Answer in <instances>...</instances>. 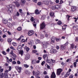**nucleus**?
Returning a JSON list of instances; mask_svg holds the SVG:
<instances>
[{"label":"nucleus","mask_w":78,"mask_h":78,"mask_svg":"<svg viewBox=\"0 0 78 78\" xmlns=\"http://www.w3.org/2000/svg\"><path fill=\"white\" fill-rule=\"evenodd\" d=\"M51 78H56V75H55V72H53L51 76Z\"/></svg>","instance_id":"9d476101"},{"label":"nucleus","mask_w":78,"mask_h":78,"mask_svg":"<svg viewBox=\"0 0 78 78\" xmlns=\"http://www.w3.org/2000/svg\"><path fill=\"white\" fill-rule=\"evenodd\" d=\"M23 50L20 51V54L21 55V56H22L23 55Z\"/></svg>","instance_id":"72a5a7b5"},{"label":"nucleus","mask_w":78,"mask_h":78,"mask_svg":"<svg viewBox=\"0 0 78 78\" xmlns=\"http://www.w3.org/2000/svg\"><path fill=\"white\" fill-rule=\"evenodd\" d=\"M34 32L33 30L29 31L28 33V34L29 36H32L34 34Z\"/></svg>","instance_id":"423d86ee"},{"label":"nucleus","mask_w":78,"mask_h":78,"mask_svg":"<svg viewBox=\"0 0 78 78\" xmlns=\"http://www.w3.org/2000/svg\"><path fill=\"white\" fill-rule=\"evenodd\" d=\"M7 8H9L8 9V12L9 13H12V9H15L16 6L14 5H8L7 6Z\"/></svg>","instance_id":"f257e3e1"},{"label":"nucleus","mask_w":78,"mask_h":78,"mask_svg":"<svg viewBox=\"0 0 78 78\" xmlns=\"http://www.w3.org/2000/svg\"><path fill=\"white\" fill-rule=\"evenodd\" d=\"M35 13L36 14H40V12L37 9H36L35 10Z\"/></svg>","instance_id":"5701e85b"},{"label":"nucleus","mask_w":78,"mask_h":78,"mask_svg":"<svg viewBox=\"0 0 78 78\" xmlns=\"http://www.w3.org/2000/svg\"><path fill=\"white\" fill-rule=\"evenodd\" d=\"M49 3L50 4V5H53V2H51V1H49Z\"/></svg>","instance_id":"37998d69"},{"label":"nucleus","mask_w":78,"mask_h":78,"mask_svg":"<svg viewBox=\"0 0 78 78\" xmlns=\"http://www.w3.org/2000/svg\"><path fill=\"white\" fill-rule=\"evenodd\" d=\"M70 72H67L66 74L65 75V78H66L67 77V76H69V75H70Z\"/></svg>","instance_id":"412c9836"},{"label":"nucleus","mask_w":78,"mask_h":78,"mask_svg":"<svg viewBox=\"0 0 78 78\" xmlns=\"http://www.w3.org/2000/svg\"><path fill=\"white\" fill-rule=\"evenodd\" d=\"M30 20L31 21V22H33L34 21V18L32 17L31 18Z\"/></svg>","instance_id":"09e8293b"},{"label":"nucleus","mask_w":78,"mask_h":78,"mask_svg":"<svg viewBox=\"0 0 78 78\" xmlns=\"http://www.w3.org/2000/svg\"><path fill=\"white\" fill-rule=\"evenodd\" d=\"M43 3L45 5H47L48 6V4H49V2L48 1H43Z\"/></svg>","instance_id":"dca6fc26"},{"label":"nucleus","mask_w":78,"mask_h":78,"mask_svg":"<svg viewBox=\"0 0 78 78\" xmlns=\"http://www.w3.org/2000/svg\"><path fill=\"white\" fill-rule=\"evenodd\" d=\"M62 71V70L61 69H57V75H59L61 74V73Z\"/></svg>","instance_id":"39448f33"},{"label":"nucleus","mask_w":78,"mask_h":78,"mask_svg":"<svg viewBox=\"0 0 78 78\" xmlns=\"http://www.w3.org/2000/svg\"><path fill=\"white\" fill-rule=\"evenodd\" d=\"M51 40L55 41V40H56V38H55V37H52L51 38Z\"/></svg>","instance_id":"e433bc0d"},{"label":"nucleus","mask_w":78,"mask_h":78,"mask_svg":"<svg viewBox=\"0 0 78 78\" xmlns=\"http://www.w3.org/2000/svg\"><path fill=\"white\" fill-rule=\"evenodd\" d=\"M37 50H33L32 51V53H37Z\"/></svg>","instance_id":"c9c22d12"},{"label":"nucleus","mask_w":78,"mask_h":78,"mask_svg":"<svg viewBox=\"0 0 78 78\" xmlns=\"http://www.w3.org/2000/svg\"><path fill=\"white\" fill-rule=\"evenodd\" d=\"M17 30L18 31H21L22 30V27H19L17 28Z\"/></svg>","instance_id":"2f4dec72"},{"label":"nucleus","mask_w":78,"mask_h":78,"mask_svg":"<svg viewBox=\"0 0 78 78\" xmlns=\"http://www.w3.org/2000/svg\"><path fill=\"white\" fill-rule=\"evenodd\" d=\"M51 53H55L57 52V50L54 49H51Z\"/></svg>","instance_id":"4468645a"},{"label":"nucleus","mask_w":78,"mask_h":78,"mask_svg":"<svg viewBox=\"0 0 78 78\" xmlns=\"http://www.w3.org/2000/svg\"><path fill=\"white\" fill-rule=\"evenodd\" d=\"M70 17V16H69L68 15H67L66 16V18H67L68 20H69V18Z\"/></svg>","instance_id":"a19ab883"},{"label":"nucleus","mask_w":78,"mask_h":78,"mask_svg":"<svg viewBox=\"0 0 78 78\" xmlns=\"http://www.w3.org/2000/svg\"><path fill=\"white\" fill-rule=\"evenodd\" d=\"M24 67L25 68H28L29 67V66L27 64H24Z\"/></svg>","instance_id":"f704fd0d"},{"label":"nucleus","mask_w":78,"mask_h":78,"mask_svg":"<svg viewBox=\"0 0 78 78\" xmlns=\"http://www.w3.org/2000/svg\"><path fill=\"white\" fill-rule=\"evenodd\" d=\"M31 63L32 64H33V65L35 64H36V59H34L32 60L31 61Z\"/></svg>","instance_id":"2eb2a0df"},{"label":"nucleus","mask_w":78,"mask_h":78,"mask_svg":"<svg viewBox=\"0 0 78 78\" xmlns=\"http://www.w3.org/2000/svg\"><path fill=\"white\" fill-rule=\"evenodd\" d=\"M41 3H42L41 2H39L37 3V5L40 6V5H41Z\"/></svg>","instance_id":"5fc2aeb1"},{"label":"nucleus","mask_w":78,"mask_h":78,"mask_svg":"<svg viewBox=\"0 0 78 78\" xmlns=\"http://www.w3.org/2000/svg\"><path fill=\"white\" fill-rule=\"evenodd\" d=\"M70 46H71V48H72V49H73V48H74V44H71Z\"/></svg>","instance_id":"473e14b6"},{"label":"nucleus","mask_w":78,"mask_h":78,"mask_svg":"<svg viewBox=\"0 0 78 78\" xmlns=\"http://www.w3.org/2000/svg\"><path fill=\"white\" fill-rule=\"evenodd\" d=\"M30 54H27L25 55V59L26 60H27L30 58Z\"/></svg>","instance_id":"f8f14e48"},{"label":"nucleus","mask_w":78,"mask_h":78,"mask_svg":"<svg viewBox=\"0 0 78 78\" xmlns=\"http://www.w3.org/2000/svg\"><path fill=\"white\" fill-rule=\"evenodd\" d=\"M12 63L13 64H16V62L15 61H13L12 62Z\"/></svg>","instance_id":"6e6d98bb"},{"label":"nucleus","mask_w":78,"mask_h":78,"mask_svg":"<svg viewBox=\"0 0 78 78\" xmlns=\"http://www.w3.org/2000/svg\"><path fill=\"white\" fill-rule=\"evenodd\" d=\"M41 73L39 71H37L36 73V74L35 75V76L36 78H41L39 76V75H40Z\"/></svg>","instance_id":"6e6552de"},{"label":"nucleus","mask_w":78,"mask_h":78,"mask_svg":"<svg viewBox=\"0 0 78 78\" xmlns=\"http://www.w3.org/2000/svg\"><path fill=\"white\" fill-rule=\"evenodd\" d=\"M45 27V24L44 23H42L40 25V29L41 30L44 29Z\"/></svg>","instance_id":"20e7f679"},{"label":"nucleus","mask_w":78,"mask_h":78,"mask_svg":"<svg viewBox=\"0 0 78 78\" xmlns=\"http://www.w3.org/2000/svg\"><path fill=\"white\" fill-rule=\"evenodd\" d=\"M12 44L13 46H16V43L15 42H13Z\"/></svg>","instance_id":"69168bd1"},{"label":"nucleus","mask_w":78,"mask_h":78,"mask_svg":"<svg viewBox=\"0 0 78 78\" xmlns=\"http://www.w3.org/2000/svg\"><path fill=\"white\" fill-rule=\"evenodd\" d=\"M60 47L61 49L62 50H65V49L66 48V47L65 46L64 44L61 45Z\"/></svg>","instance_id":"ddd939ff"},{"label":"nucleus","mask_w":78,"mask_h":78,"mask_svg":"<svg viewBox=\"0 0 78 78\" xmlns=\"http://www.w3.org/2000/svg\"><path fill=\"white\" fill-rule=\"evenodd\" d=\"M22 48V47L21 45L19 46L18 47L17 50L18 51H21Z\"/></svg>","instance_id":"6ab92c4d"},{"label":"nucleus","mask_w":78,"mask_h":78,"mask_svg":"<svg viewBox=\"0 0 78 78\" xmlns=\"http://www.w3.org/2000/svg\"><path fill=\"white\" fill-rule=\"evenodd\" d=\"M17 63L18 64H21L19 60L17 61Z\"/></svg>","instance_id":"0e129e2a"},{"label":"nucleus","mask_w":78,"mask_h":78,"mask_svg":"<svg viewBox=\"0 0 78 78\" xmlns=\"http://www.w3.org/2000/svg\"><path fill=\"white\" fill-rule=\"evenodd\" d=\"M12 69V67H11V66H9V71H11V70Z\"/></svg>","instance_id":"864d4df0"},{"label":"nucleus","mask_w":78,"mask_h":78,"mask_svg":"<svg viewBox=\"0 0 78 78\" xmlns=\"http://www.w3.org/2000/svg\"><path fill=\"white\" fill-rule=\"evenodd\" d=\"M0 78H3V74L2 72L3 71V69H0Z\"/></svg>","instance_id":"0eeeda50"},{"label":"nucleus","mask_w":78,"mask_h":78,"mask_svg":"<svg viewBox=\"0 0 78 78\" xmlns=\"http://www.w3.org/2000/svg\"><path fill=\"white\" fill-rule=\"evenodd\" d=\"M2 54H3V55H6V54H7L5 52V51H2Z\"/></svg>","instance_id":"de8ad7c7"},{"label":"nucleus","mask_w":78,"mask_h":78,"mask_svg":"<svg viewBox=\"0 0 78 78\" xmlns=\"http://www.w3.org/2000/svg\"><path fill=\"white\" fill-rule=\"evenodd\" d=\"M21 42H25V40L22 39Z\"/></svg>","instance_id":"49530a36"},{"label":"nucleus","mask_w":78,"mask_h":78,"mask_svg":"<svg viewBox=\"0 0 78 78\" xmlns=\"http://www.w3.org/2000/svg\"><path fill=\"white\" fill-rule=\"evenodd\" d=\"M49 14L51 17H53V16H54V15H55V13L54 12H50Z\"/></svg>","instance_id":"4be33fe9"},{"label":"nucleus","mask_w":78,"mask_h":78,"mask_svg":"<svg viewBox=\"0 0 78 78\" xmlns=\"http://www.w3.org/2000/svg\"><path fill=\"white\" fill-rule=\"evenodd\" d=\"M8 73H4V75L3 74V78H8Z\"/></svg>","instance_id":"9b49d317"},{"label":"nucleus","mask_w":78,"mask_h":78,"mask_svg":"<svg viewBox=\"0 0 78 78\" xmlns=\"http://www.w3.org/2000/svg\"><path fill=\"white\" fill-rule=\"evenodd\" d=\"M3 31L5 33H6L7 32V30H6V28H4L3 29Z\"/></svg>","instance_id":"79ce46f5"},{"label":"nucleus","mask_w":78,"mask_h":78,"mask_svg":"<svg viewBox=\"0 0 78 78\" xmlns=\"http://www.w3.org/2000/svg\"><path fill=\"white\" fill-rule=\"evenodd\" d=\"M10 54L12 55V58L13 59V60L15 61L16 58V57H17L16 55L15 54L13 53V51H12L10 52Z\"/></svg>","instance_id":"7ed1b4c3"},{"label":"nucleus","mask_w":78,"mask_h":78,"mask_svg":"<svg viewBox=\"0 0 78 78\" xmlns=\"http://www.w3.org/2000/svg\"><path fill=\"white\" fill-rule=\"evenodd\" d=\"M33 23H37L38 20L37 19H35Z\"/></svg>","instance_id":"c85d7f7f"},{"label":"nucleus","mask_w":78,"mask_h":78,"mask_svg":"<svg viewBox=\"0 0 78 78\" xmlns=\"http://www.w3.org/2000/svg\"><path fill=\"white\" fill-rule=\"evenodd\" d=\"M20 15V14L18 12H17L16 13L17 16H19Z\"/></svg>","instance_id":"680f3d73"},{"label":"nucleus","mask_w":78,"mask_h":78,"mask_svg":"<svg viewBox=\"0 0 78 78\" xmlns=\"http://www.w3.org/2000/svg\"><path fill=\"white\" fill-rule=\"evenodd\" d=\"M55 6L56 9H58V8H60V5H56Z\"/></svg>","instance_id":"c756f323"},{"label":"nucleus","mask_w":78,"mask_h":78,"mask_svg":"<svg viewBox=\"0 0 78 78\" xmlns=\"http://www.w3.org/2000/svg\"><path fill=\"white\" fill-rule=\"evenodd\" d=\"M22 39V37H20L18 39H16L17 41H19L20 40V39Z\"/></svg>","instance_id":"c03bdc74"},{"label":"nucleus","mask_w":78,"mask_h":78,"mask_svg":"<svg viewBox=\"0 0 78 78\" xmlns=\"http://www.w3.org/2000/svg\"><path fill=\"white\" fill-rule=\"evenodd\" d=\"M58 25H60L62 24V22L60 21H59L58 22Z\"/></svg>","instance_id":"a18cd8bd"},{"label":"nucleus","mask_w":78,"mask_h":78,"mask_svg":"<svg viewBox=\"0 0 78 78\" xmlns=\"http://www.w3.org/2000/svg\"><path fill=\"white\" fill-rule=\"evenodd\" d=\"M76 10V6H72L71 7V12H74Z\"/></svg>","instance_id":"1a4fd4ad"},{"label":"nucleus","mask_w":78,"mask_h":78,"mask_svg":"<svg viewBox=\"0 0 78 78\" xmlns=\"http://www.w3.org/2000/svg\"><path fill=\"white\" fill-rule=\"evenodd\" d=\"M8 42H11L12 41V40L10 38H8Z\"/></svg>","instance_id":"58836bf2"},{"label":"nucleus","mask_w":78,"mask_h":78,"mask_svg":"<svg viewBox=\"0 0 78 78\" xmlns=\"http://www.w3.org/2000/svg\"><path fill=\"white\" fill-rule=\"evenodd\" d=\"M7 23V26H8V27H10V28H11V27H12V26L11 23L9 22Z\"/></svg>","instance_id":"393cba45"},{"label":"nucleus","mask_w":78,"mask_h":78,"mask_svg":"<svg viewBox=\"0 0 78 78\" xmlns=\"http://www.w3.org/2000/svg\"><path fill=\"white\" fill-rule=\"evenodd\" d=\"M2 22L4 24H6L8 23V20L4 19L2 20Z\"/></svg>","instance_id":"f3484780"},{"label":"nucleus","mask_w":78,"mask_h":78,"mask_svg":"<svg viewBox=\"0 0 78 78\" xmlns=\"http://www.w3.org/2000/svg\"><path fill=\"white\" fill-rule=\"evenodd\" d=\"M55 39L56 42H59V41H61V39L58 38H56Z\"/></svg>","instance_id":"7c9ffc66"},{"label":"nucleus","mask_w":78,"mask_h":78,"mask_svg":"<svg viewBox=\"0 0 78 78\" xmlns=\"http://www.w3.org/2000/svg\"><path fill=\"white\" fill-rule=\"evenodd\" d=\"M41 41L38 39H37L35 40V43L36 44H40Z\"/></svg>","instance_id":"b1692460"},{"label":"nucleus","mask_w":78,"mask_h":78,"mask_svg":"<svg viewBox=\"0 0 78 78\" xmlns=\"http://www.w3.org/2000/svg\"><path fill=\"white\" fill-rule=\"evenodd\" d=\"M21 2L22 4H25L26 2L25 0H21Z\"/></svg>","instance_id":"cd10ccee"},{"label":"nucleus","mask_w":78,"mask_h":78,"mask_svg":"<svg viewBox=\"0 0 78 78\" xmlns=\"http://www.w3.org/2000/svg\"><path fill=\"white\" fill-rule=\"evenodd\" d=\"M30 50V48L28 47H27L26 48V51H28Z\"/></svg>","instance_id":"e2e57ef3"},{"label":"nucleus","mask_w":78,"mask_h":78,"mask_svg":"<svg viewBox=\"0 0 78 78\" xmlns=\"http://www.w3.org/2000/svg\"><path fill=\"white\" fill-rule=\"evenodd\" d=\"M43 47L44 48H46L47 47V45H48V43L46 41H44L42 43Z\"/></svg>","instance_id":"f03ea898"},{"label":"nucleus","mask_w":78,"mask_h":78,"mask_svg":"<svg viewBox=\"0 0 78 78\" xmlns=\"http://www.w3.org/2000/svg\"><path fill=\"white\" fill-rule=\"evenodd\" d=\"M10 48L11 49H13L14 50H16L15 49H14V48L12 46H11L10 47Z\"/></svg>","instance_id":"338daca9"},{"label":"nucleus","mask_w":78,"mask_h":78,"mask_svg":"<svg viewBox=\"0 0 78 78\" xmlns=\"http://www.w3.org/2000/svg\"><path fill=\"white\" fill-rule=\"evenodd\" d=\"M19 11L20 14L22 13V12H22V9H20L19 10Z\"/></svg>","instance_id":"13d9d810"},{"label":"nucleus","mask_w":78,"mask_h":78,"mask_svg":"<svg viewBox=\"0 0 78 78\" xmlns=\"http://www.w3.org/2000/svg\"><path fill=\"white\" fill-rule=\"evenodd\" d=\"M73 27L74 28H76V29L78 28V26H74Z\"/></svg>","instance_id":"4d7b16f0"},{"label":"nucleus","mask_w":78,"mask_h":78,"mask_svg":"<svg viewBox=\"0 0 78 78\" xmlns=\"http://www.w3.org/2000/svg\"><path fill=\"white\" fill-rule=\"evenodd\" d=\"M73 78V75H70L69 76V78Z\"/></svg>","instance_id":"774afa93"},{"label":"nucleus","mask_w":78,"mask_h":78,"mask_svg":"<svg viewBox=\"0 0 78 78\" xmlns=\"http://www.w3.org/2000/svg\"><path fill=\"white\" fill-rule=\"evenodd\" d=\"M51 8H52V9H53V10H55V9H56V8L55 6H53L52 7H51Z\"/></svg>","instance_id":"ea45409f"},{"label":"nucleus","mask_w":78,"mask_h":78,"mask_svg":"<svg viewBox=\"0 0 78 78\" xmlns=\"http://www.w3.org/2000/svg\"><path fill=\"white\" fill-rule=\"evenodd\" d=\"M75 41H76V42H78V37L76 38L75 39Z\"/></svg>","instance_id":"052dcab7"},{"label":"nucleus","mask_w":78,"mask_h":78,"mask_svg":"<svg viewBox=\"0 0 78 78\" xmlns=\"http://www.w3.org/2000/svg\"><path fill=\"white\" fill-rule=\"evenodd\" d=\"M43 59H45L46 58L48 57V55H47V54H44L43 55Z\"/></svg>","instance_id":"a878e982"},{"label":"nucleus","mask_w":78,"mask_h":78,"mask_svg":"<svg viewBox=\"0 0 78 78\" xmlns=\"http://www.w3.org/2000/svg\"><path fill=\"white\" fill-rule=\"evenodd\" d=\"M20 15L21 16H25V13L23 12H22L21 13H20Z\"/></svg>","instance_id":"4c0bfd02"},{"label":"nucleus","mask_w":78,"mask_h":78,"mask_svg":"<svg viewBox=\"0 0 78 78\" xmlns=\"http://www.w3.org/2000/svg\"><path fill=\"white\" fill-rule=\"evenodd\" d=\"M18 72L19 73H20L21 72V70H22V68L18 66Z\"/></svg>","instance_id":"a211bd4d"},{"label":"nucleus","mask_w":78,"mask_h":78,"mask_svg":"<svg viewBox=\"0 0 78 78\" xmlns=\"http://www.w3.org/2000/svg\"><path fill=\"white\" fill-rule=\"evenodd\" d=\"M64 3V2L62 0H61L60 1V2L59 3V4H62V3Z\"/></svg>","instance_id":"bf43d9fd"},{"label":"nucleus","mask_w":78,"mask_h":78,"mask_svg":"<svg viewBox=\"0 0 78 78\" xmlns=\"http://www.w3.org/2000/svg\"><path fill=\"white\" fill-rule=\"evenodd\" d=\"M13 3L16 4L17 7H19L20 6V4L17 2H13Z\"/></svg>","instance_id":"aec40b11"},{"label":"nucleus","mask_w":78,"mask_h":78,"mask_svg":"<svg viewBox=\"0 0 78 78\" xmlns=\"http://www.w3.org/2000/svg\"><path fill=\"white\" fill-rule=\"evenodd\" d=\"M45 66H47L48 69H50V66H48L47 64L45 65Z\"/></svg>","instance_id":"8fccbe9b"},{"label":"nucleus","mask_w":78,"mask_h":78,"mask_svg":"<svg viewBox=\"0 0 78 78\" xmlns=\"http://www.w3.org/2000/svg\"><path fill=\"white\" fill-rule=\"evenodd\" d=\"M48 59V56L47 57V60H46L47 62L50 63V62H51V60H49Z\"/></svg>","instance_id":"bb28decb"},{"label":"nucleus","mask_w":78,"mask_h":78,"mask_svg":"<svg viewBox=\"0 0 78 78\" xmlns=\"http://www.w3.org/2000/svg\"><path fill=\"white\" fill-rule=\"evenodd\" d=\"M68 44L69 43H68V42H66L65 44L63 45H64L66 47V46H67V45H68Z\"/></svg>","instance_id":"603ef678"},{"label":"nucleus","mask_w":78,"mask_h":78,"mask_svg":"<svg viewBox=\"0 0 78 78\" xmlns=\"http://www.w3.org/2000/svg\"><path fill=\"white\" fill-rule=\"evenodd\" d=\"M73 65L74 67H76V62H74Z\"/></svg>","instance_id":"3c124183"}]
</instances>
